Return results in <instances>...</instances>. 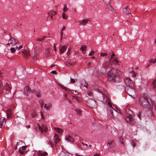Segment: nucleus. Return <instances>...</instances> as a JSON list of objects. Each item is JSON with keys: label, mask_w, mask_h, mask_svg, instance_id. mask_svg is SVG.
Masks as SVG:
<instances>
[{"label": "nucleus", "mask_w": 156, "mask_h": 156, "mask_svg": "<svg viewBox=\"0 0 156 156\" xmlns=\"http://www.w3.org/2000/svg\"><path fill=\"white\" fill-rule=\"evenodd\" d=\"M139 103L143 109L146 110H156V103L153 101L147 94L141 95L140 98Z\"/></svg>", "instance_id": "f257e3e1"}, {"label": "nucleus", "mask_w": 156, "mask_h": 156, "mask_svg": "<svg viewBox=\"0 0 156 156\" xmlns=\"http://www.w3.org/2000/svg\"><path fill=\"white\" fill-rule=\"evenodd\" d=\"M98 91H99V92L101 93L104 96L103 97V101L105 102H109V99L108 93L106 91L105 89H103L102 90L99 89L98 90Z\"/></svg>", "instance_id": "f03ea898"}, {"label": "nucleus", "mask_w": 156, "mask_h": 156, "mask_svg": "<svg viewBox=\"0 0 156 156\" xmlns=\"http://www.w3.org/2000/svg\"><path fill=\"white\" fill-rule=\"evenodd\" d=\"M40 51V48L37 47L34 48L33 51L34 57L32 58L31 60H34V61L35 60H36L37 58V56L39 55V53Z\"/></svg>", "instance_id": "7ed1b4c3"}, {"label": "nucleus", "mask_w": 156, "mask_h": 156, "mask_svg": "<svg viewBox=\"0 0 156 156\" xmlns=\"http://www.w3.org/2000/svg\"><path fill=\"white\" fill-rule=\"evenodd\" d=\"M87 105L90 108H94L96 107L97 104L96 101L91 99H89L87 101Z\"/></svg>", "instance_id": "20e7f679"}, {"label": "nucleus", "mask_w": 156, "mask_h": 156, "mask_svg": "<svg viewBox=\"0 0 156 156\" xmlns=\"http://www.w3.org/2000/svg\"><path fill=\"white\" fill-rule=\"evenodd\" d=\"M108 107L107 110L108 115L110 117L114 118V117L113 114V109L115 110L114 109L112 108V106L110 102H108Z\"/></svg>", "instance_id": "39448f33"}, {"label": "nucleus", "mask_w": 156, "mask_h": 156, "mask_svg": "<svg viewBox=\"0 0 156 156\" xmlns=\"http://www.w3.org/2000/svg\"><path fill=\"white\" fill-rule=\"evenodd\" d=\"M125 83L127 86L129 88H133L134 86L133 81L129 78H126L124 80Z\"/></svg>", "instance_id": "423d86ee"}, {"label": "nucleus", "mask_w": 156, "mask_h": 156, "mask_svg": "<svg viewBox=\"0 0 156 156\" xmlns=\"http://www.w3.org/2000/svg\"><path fill=\"white\" fill-rule=\"evenodd\" d=\"M134 115L133 113L129 115L128 116H126L125 118L126 121L131 125L134 124L135 122V121L133 119V117Z\"/></svg>", "instance_id": "0eeeda50"}, {"label": "nucleus", "mask_w": 156, "mask_h": 156, "mask_svg": "<svg viewBox=\"0 0 156 156\" xmlns=\"http://www.w3.org/2000/svg\"><path fill=\"white\" fill-rule=\"evenodd\" d=\"M8 42L9 43L7 44V45H9L11 44L12 45H14L17 43L18 41L15 38L12 37L9 40Z\"/></svg>", "instance_id": "6e6552de"}, {"label": "nucleus", "mask_w": 156, "mask_h": 156, "mask_svg": "<svg viewBox=\"0 0 156 156\" xmlns=\"http://www.w3.org/2000/svg\"><path fill=\"white\" fill-rule=\"evenodd\" d=\"M127 92L128 94L132 97L134 96L135 93V90L133 89V88H128Z\"/></svg>", "instance_id": "1a4fd4ad"}, {"label": "nucleus", "mask_w": 156, "mask_h": 156, "mask_svg": "<svg viewBox=\"0 0 156 156\" xmlns=\"http://www.w3.org/2000/svg\"><path fill=\"white\" fill-rule=\"evenodd\" d=\"M23 55L24 57L27 58L30 55V54L29 50L28 49H25L22 52Z\"/></svg>", "instance_id": "9d476101"}, {"label": "nucleus", "mask_w": 156, "mask_h": 156, "mask_svg": "<svg viewBox=\"0 0 156 156\" xmlns=\"http://www.w3.org/2000/svg\"><path fill=\"white\" fill-rule=\"evenodd\" d=\"M24 91L26 94L27 95H29L30 93H32V90H31L29 87L26 86L24 88Z\"/></svg>", "instance_id": "9b49d317"}, {"label": "nucleus", "mask_w": 156, "mask_h": 156, "mask_svg": "<svg viewBox=\"0 0 156 156\" xmlns=\"http://www.w3.org/2000/svg\"><path fill=\"white\" fill-rule=\"evenodd\" d=\"M47 129L48 128L46 126L45 124L42 125V127H41L40 126H39V129L42 133H44L43 130L45 132H46Z\"/></svg>", "instance_id": "f8f14e48"}, {"label": "nucleus", "mask_w": 156, "mask_h": 156, "mask_svg": "<svg viewBox=\"0 0 156 156\" xmlns=\"http://www.w3.org/2000/svg\"><path fill=\"white\" fill-rule=\"evenodd\" d=\"M37 154L38 156H46L48 155V154L46 151H38L37 152Z\"/></svg>", "instance_id": "ddd939ff"}, {"label": "nucleus", "mask_w": 156, "mask_h": 156, "mask_svg": "<svg viewBox=\"0 0 156 156\" xmlns=\"http://www.w3.org/2000/svg\"><path fill=\"white\" fill-rule=\"evenodd\" d=\"M116 76V75L112 72H110L108 75V79L109 80L114 81V80Z\"/></svg>", "instance_id": "4468645a"}, {"label": "nucleus", "mask_w": 156, "mask_h": 156, "mask_svg": "<svg viewBox=\"0 0 156 156\" xmlns=\"http://www.w3.org/2000/svg\"><path fill=\"white\" fill-rule=\"evenodd\" d=\"M6 122V119L5 118H1V119L0 125L1 128L4 127Z\"/></svg>", "instance_id": "2eb2a0df"}, {"label": "nucleus", "mask_w": 156, "mask_h": 156, "mask_svg": "<svg viewBox=\"0 0 156 156\" xmlns=\"http://www.w3.org/2000/svg\"><path fill=\"white\" fill-rule=\"evenodd\" d=\"M3 89L9 91L11 90V88L9 84L8 83H6Z\"/></svg>", "instance_id": "dca6fc26"}, {"label": "nucleus", "mask_w": 156, "mask_h": 156, "mask_svg": "<svg viewBox=\"0 0 156 156\" xmlns=\"http://www.w3.org/2000/svg\"><path fill=\"white\" fill-rule=\"evenodd\" d=\"M67 46L66 45H64L63 46H61L59 49V51L61 54H62L66 49Z\"/></svg>", "instance_id": "f3484780"}, {"label": "nucleus", "mask_w": 156, "mask_h": 156, "mask_svg": "<svg viewBox=\"0 0 156 156\" xmlns=\"http://www.w3.org/2000/svg\"><path fill=\"white\" fill-rule=\"evenodd\" d=\"M108 145L110 148H112L114 146L115 144L113 140H109L108 141Z\"/></svg>", "instance_id": "a211bd4d"}, {"label": "nucleus", "mask_w": 156, "mask_h": 156, "mask_svg": "<svg viewBox=\"0 0 156 156\" xmlns=\"http://www.w3.org/2000/svg\"><path fill=\"white\" fill-rule=\"evenodd\" d=\"M123 12L126 14H130L131 15L130 8L127 6L123 10Z\"/></svg>", "instance_id": "6ab92c4d"}, {"label": "nucleus", "mask_w": 156, "mask_h": 156, "mask_svg": "<svg viewBox=\"0 0 156 156\" xmlns=\"http://www.w3.org/2000/svg\"><path fill=\"white\" fill-rule=\"evenodd\" d=\"M54 143L55 144L59 142L60 141V139L59 138L58 136L56 134H55L54 137Z\"/></svg>", "instance_id": "aec40b11"}, {"label": "nucleus", "mask_w": 156, "mask_h": 156, "mask_svg": "<svg viewBox=\"0 0 156 156\" xmlns=\"http://www.w3.org/2000/svg\"><path fill=\"white\" fill-rule=\"evenodd\" d=\"M65 64L67 66H70L73 65L74 64V62L73 61L69 60L66 62Z\"/></svg>", "instance_id": "412c9836"}, {"label": "nucleus", "mask_w": 156, "mask_h": 156, "mask_svg": "<svg viewBox=\"0 0 156 156\" xmlns=\"http://www.w3.org/2000/svg\"><path fill=\"white\" fill-rule=\"evenodd\" d=\"M52 104L51 103L45 104L44 106V107L47 110H48L52 107Z\"/></svg>", "instance_id": "4be33fe9"}, {"label": "nucleus", "mask_w": 156, "mask_h": 156, "mask_svg": "<svg viewBox=\"0 0 156 156\" xmlns=\"http://www.w3.org/2000/svg\"><path fill=\"white\" fill-rule=\"evenodd\" d=\"M32 93L34 94L38 97H40L41 96L40 92L39 91H37L35 90H32Z\"/></svg>", "instance_id": "5701e85b"}, {"label": "nucleus", "mask_w": 156, "mask_h": 156, "mask_svg": "<svg viewBox=\"0 0 156 156\" xmlns=\"http://www.w3.org/2000/svg\"><path fill=\"white\" fill-rule=\"evenodd\" d=\"M11 108H9L7 109L6 113L7 116V117L9 118L11 116Z\"/></svg>", "instance_id": "b1692460"}, {"label": "nucleus", "mask_w": 156, "mask_h": 156, "mask_svg": "<svg viewBox=\"0 0 156 156\" xmlns=\"http://www.w3.org/2000/svg\"><path fill=\"white\" fill-rule=\"evenodd\" d=\"M66 140L70 142L71 143H73L74 140L72 137L70 136H68L66 137Z\"/></svg>", "instance_id": "393cba45"}, {"label": "nucleus", "mask_w": 156, "mask_h": 156, "mask_svg": "<svg viewBox=\"0 0 156 156\" xmlns=\"http://www.w3.org/2000/svg\"><path fill=\"white\" fill-rule=\"evenodd\" d=\"M54 129L55 130L57 133H59L61 134L62 132V130L61 129L59 128L58 127H54Z\"/></svg>", "instance_id": "a878e982"}, {"label": "nucleus", "mask_w": 156, "mask_h": 156, "mask_svg": "<svg viewBox=\"0 0 156 156\" xmlns=\"http://www.w3.org/2000/svg\"><path fill=\"white\" fill-rule=\"evenodd\" d=\"M130 75L133 77H135L136 76V73L134 72L133 70H131L129 72Z\"/></svg>", "instance_id": "bb28decb"}, {"label": "nucleus", "mask_w": 156, "mask_h": 156, "mask_svg": "<svg viewBox=\"0 0 156 156\" xmlns=\"http://www.w3.org/2000/svg\"><path fill=\"white\" fill-rule=\"evenodd\" d=\"M82 85L84 87H87L88 86V84L84 80H83L81 81Z\"/></svg>", "instance_id": "cd10ccee"}, {"label": "nucleus", "mask_w": 156, "mask_h": 156, "mask_svg": "<svg viewBox=\"0 0 156 156\" xmlns=\"http://www.w3.org/2000/svg\"><path fill=\"white\" fill-rule=\"evenodd\" d=\"M88 20L87 19H84L82 20V21L80 23V24L84 25L87 23Z\"/></svg>", "instance_id": "c85d7f7f"}, {"label": "nucleus", "mask_w": 156, "mask_h": 156, "mask_svg": "<svg viewBox=\"0 0 156 156\" xmlns=\"http://www.w3.org/2000/svg\"><path fill=\"white\" fill-rule=\"evenodd\" d=\"M60 87L62 89L65 90L67 92H68L69 91V89L66 87L64 86L63 85L60 84L59 85Z\"/></svg>", "instance_id": "c756f323"}, {"label": "nucleus", "mask_w": 156, "mask_h": 156, "mask_svg": "<svg viewBox=\"0 0 156 156\" xmlns=\"http://www.w3.org/2000/svg\"><path fill=\"white\" fill-rule=\"evenodd\" d=\"M56 13L55 11H53L51 12L50 13H49L48 14L49 16H51V18H52V16L53 15H54Z\"/></svg>", "instance_id": "7c9ffc66"}, {"label": "nucleus", "mask_w": 156, "mask_h": 156, "mask_svg": "<svg viewBox=\"0 0 156 156\" xmlns=\"http://www.w3.org/2000/svg\"><path fill=\"white\" fill-rule=\"evenodd\" d=\"M152 86L153 88H155L156 87V79L153 81L152 82Z\"/></svg>", "instance_id": "2f4dec72"}, {"label": "nucleus", "mask_w": 156, "mask_h": 156, "mask_svg": "<svg viewBox=\"0 0 156 156\" xmlns=\"http://www.w3.org/2000/svg\"><path fill=\"white\" fill-rule=\"evenodd\" d=\"M19 152L21 154H24V151L22 148H20L19 149Z\"/></svg>", "instance_id": "473e14b6"}, {"label": "nucleus", "mask_w": 156, "mask_h": 156, "mask_svg": "<svg viewBox=\"0 0 156 156\" xmlns=\"http://www.w3.org/2000/svg\"><path fill=\"white\" fill-rule=\"evenodd\" d=\"M65 29H66L65 27H63V28H62V29L61 30V38L60 41H61V40L62 39V35H63V33L62 32V31L64 30Z\"/></svg>", "instance_id": "72a5a7b5"}, {"label": "nucleus", "mask_w": 156, "mask_h": 156, "mask_svg": "<svg viewBox=\"0 0 156 156\" xmlns=\"http://www.w3.org/2000/svg\"><path fill=\"white\" fill-rule=\"evenodd\" d=\"M86 48V47L85 46L82 45L81 46L80 49L82 51H83L85 50Z\"/></svg>", "instance_id": "f704fd0d"}, {"label": "nucleus", "mask_w": 156, "mask_h": 156, "mask_svg": "<svg viewBox=\"0 0 156 156\" xmlns=\"http://www.w3.org/2000/svg\"><path fill=\"white\" fill-rule=\"evenodd\" d=\"M119 140L120 143L122 144H124L123 142V139L122 137H120L119 138Z\"/></svg>", "instance_id": "c9c22d12"}, {"label": "nucleus", "mask_w": 156, "mask_h": 156, "mask_svg": "<svg viewBox=\"0 0 156 156\" xmlns=\"http://www.w3.org/2000/svg\"><path fill=\"white\" fill-rule=\"evenodd\" d=\"M141 112L139 111L138 112V113L137 114V116L140 120L141 119Z\"/></svg>", "instance_id": "e433bc0d"}, {"label": "nucleus", "mask_w": 156, "mask_h": 156, "mask_svg": "<svg viewBox=\"0 0 156 156\" xmlns=\"http://www.w3.org/2000/svg\"><path fill=\"white\" fill-rule=\"evenodd\" d=\"M62 18L63 19H66L68 17V16L66 15V14L65 13H62Z\"/></svg>", "instance_id": "4c0bfd02"}, {"label": "nucleus", "mask_w": 156, "mask_h": 156, "mask_svg": "<svg viewBox=\"0 0 156 156\" xmlns=\"http://www.w3.org/2000/svg\"><path fill=\"white\" fill-rule=\"evenodd\" d=\"M45 38V37L44 36L43 37H42L41 38H38L37 39V41H38L41 42L42 41H43L44 40V38Z\"/></svg>", "instance_id": "58836bf2"}, {"label": "nucleus", "mask_w": 156, "mask_h": 156, "mask_svg": "<svg viewBox=\"0 0 156 156\" xmlns=\"http://www.w3.org/2000/svg\"><path fill=\"white\" fill-rule=\"evenodd\" d=\"M150 62L155 63L156 62V58L154 59H151L150 60Z\"/></svg>", "instance_id": "ea45409f"}, {"label": "nucleus", "mask_w": 156, "mask_h": 156, "mask_svg": "<svg viewBox=\"0 0 156 156\" xmlns=\"http://www.w3.org/2000/svg\"><path fill=\"white\" fill-rule=\"evenodd\" d=\"M40 104L41 105V108H43V104H44V102L43 100H41L39 101Z\"/></svg>", "instance_id": "a19ab883"}, {"label": "nucleus", "mask_w": 156, "mask_h": 156, "mask_svg": "<svg viewBox=\"0 0 156 156\" xmlns=\"http://www.w3.org/2000/svg\"><path fill=\"white\" fill-rule=\"evenodd\" d=\"M131 145L134 147H135L136 145L135 142L133 140H132L131 142Z\"/></svg>", "instance_id": "79ce46f5"}, {"label": "nucleus", "mask_w": 156, "mask_h": 156, "mask_svg": "<svg viewBox=\"0 0 156 156\" xmlns=\"http://www.w3.org/2000/svg\"><path fill=\"white\" fill-rule=\"evenodd\" d=\"M37 114L35 112H33L31 113V116L32 118H34L37 116Z\"/></svg>", "instance_id": "37998d69"}, {"label": "nucleus", "mask_w": 156, "mask_h": 156, "mask_svg": "<svg viewBox=\"0 0 156 156\" xmlns=\"http://www.w3.org/2000/svg\"><path fill=\"white\" fill-rule=\"evenodd\" d=\"M114 64H115L116 65L118 64L119 65V61L118 60L116 59H114Z\"/></svg>", "instance_id": "c03bdc74"}, {"label": "nucleus", "mask_w": 156, "mask_h": 156, "mask_svg": "<svg viewBox=\"0 0 156 156\" xmlns=\"http://www.w3.org/2000/svg\"><path fill=\"white\" fill-rule=\"evenodd\" d=\"M107 55V53H101L100 54V56L104 57V56H105Z\"/></svg>", "instance_id": "a18cd8bd"}, {"label": "nucleus", "mask_w": 156, "mask_h": 156, "mask_svg": "<svg viewBox=\"0 0 156 156\" xmlns=\"http://www.w3.org/2000/svg\"><path fill=\"white\" fill-rule=\"evenodd\" d=\"M68 9L67 8L66 6V5H64V6L63 9V11L64 12H65L67 11L68 10Z\"/></svg>", "instance_id": "49530a36"}, {"label": "nucleus", "mask_w": 156, "mask_h": 156, "mask_svg": "<svg viewBox=\"0 0 156 156\" xmlns=\"http://www.w3.org/2000/svg\"><path fill=\"white\" fill-rule=\"evenodd\" d=\"M2 86V83L1 80H0V93L1 94L2 93L3 91V90L2 89H1Z\"/></svg>", "instance_id": "de8ad7c7"}, {"label": "nucleus", "mask_w": 156, "mask_h": 156, "mask_svg": "<svg viewBox=\"0 0 156 156\" xmlns=\"http://www.w3.org/2000/svg\"><path fill=\"white\" fill-rule=\"evenodd\" d=\"M72 91L71 93L72 94H75L77 95L78 94V92L76 91H74V90H71Z\"/></svg>", "instance_id": "09e8293b"}, {"label": "nucleus", "mask_w": 156, "mask_h": 156, "mask_svg": "<svg viewBox=\"0 0 156 156\" xmlns=\"http://www.w3.org/2000/svg\"><path fill=\"white\" fill-rule=\"evenodd\" d=\"M48 144H49V145H51V147H54V144H52V143L50 141H48Z\"/></svg>", "instance_id": "8fccbe9b"}, {"label": "nucleus", "mask_w": 156, "mask_h": 156, "mask_svg": "<svg viewBox=\"0 0 156 156\" xmlns=\"http://www.w3.org/2000/svg\"><path fill=\"white\" fill-rule=\"evenodd\" d=\"M10 50L12 53H14L16 51L15 49L14 48L12 47L10 48Z\"/></svg>", "instance_id": "3c124183"}, {"label": "nucleus", "mask_w": 156, "mask_h": 156, "mask_svg": "<svg viewBox=\"0 0 156 156\" xmlns=\"http://www.w3.org/2000/svg\"><path fill=\"white\" fill-rule=\"evenodd\" d=\"M50 53V50L49 48H48L46 49V53L47 55L49 54Z\"/></svg>", "instance_id": "603ef678"}, {"label": "nucleus", "mask_w": 156, "mask_h": 156, "mask_svg": "<svg viewBox=\"0 0 156 156\" xmlns=\"http://www.w3.org/2000/svg\"><path fill=\"white\" fill-rule=\"evenodd\" d=\"M94 53V52L93 50H92L90 52L89 54L88 55L90 56H91L93 55Z\"/></svg>", "instance_id": "864d4df0"}, {"label": "nucleus", "mask_w": 156, "mask_h": 156, "mask_svg": "<svg viewBox=\"0 0 156 156\" xmlns=\"http://www.w3.org/2000/svg\"><path fill=\"white\" fill-rule=\"evenodd\" d=\"M75 82V80L74 79L71 78L70 83H74Z\"/></svg>", "instance_id": "5fc2aeb1"}, {"label": "nucleus", "mask_w": 156, "mask_h": 156, "mask_svg": "<svg viewBox=\"0 0 156 156\" xmlns=\"http://www.w3.org/2000/svg\"><path fill=\"white\" fill-rule=\"evenodd\" d=\"M75 111L77 112V113L78 114H80L81 113V111L78 109H76Z\"/></svg>", "instance_id": "6e6d98bb"}, {"label": "nucleus", "mask_w": 156, "mask_h": 156, "mask_svg": "<svg viewBox=\"0 0 156 156\" xmlns=\"http://www.w3.org/2000/svg\"><path fill=\"white\" fill-rule=\"evenodd\" d=\"M103 2H105L106 3H109L110 0H103Z\"/></svg>", "instance_id": "4d7b16f0"}, {"label": "nucleus", "mask_w": 156, "mask_h": 156, "mask_svg": "<svg viewBox=\"0 0 156 156\" xmlns=\"http://www.w3.org/2000/svg\"><path fill=\"white\" fill-rule=\"evenodd\" d=\"M27 147V146H23L21 148H22V149L23 150H26Z\"/></svg>", "instance_id": "13d9d810"}, {"label": "nucleus", "mask_w": 156, "mask_h": 156, "mask_svg": "<svg viewBox=\"0 0 156 156\" xmlns=\"http://www.w3.org/2000/svg\"><path fill=\"white\" fill-rule=\"evenodd\" d=\"M51 73L53 74H56V73H57L56 72L55 70H53V71H52L51 72Z\"/></svg>", "instance_id": "bf43d9fd"}, {"label": "nucleus", "mask_w": 156, "mask_h": 156, "mask_svg": "<svg viewBox=\"0 0 156 156\" xmlns=\"http://www.w3.org/2000/svg\"><path fill=\"white\" fill-rule=\"evenodd\" d=\"M115 110L118 113L119 112V110L116 107L115 108Z\"/></svg>", "instance_id": "052dcab7"}, {"label": "nucleus", "mask_w": 156, "mask_h": 156, "mask_svg": "<svg viewBox=\"0 0 156 156\" xmlns=\"http://www.w3.org/2000/svg\"><path fill=\"white\" fill-rule=\"evenodd\" d=\"M23 47V45H20L19 47H18L19 48V50H20V49H21Z\"/></svg>", "instance_id": "680f3d73"}, {"label": "nucleus", "mask_w": 156, "mask_h": 156, "mask_svg": "<svg viewBox=\"0 0 156 156\" xmlns=\"http://www.w3.org/2000/svg\"><path fill=\"white\" fill-rule=\"evenodd\" d=\"M115 54L113 52V54L112 55H111V58H110V60H111V58H113V57L114 56H115Z\"/></svg>", "instance_id": "e2e57ef3"}, {"label": "nucleus", "mask_w": 156, "mask_h": 156, "mask_svg": "<svg viewBox=\"0 0 156 156\" xmlns=\"http://www.w3.org/2000/svg\"><path fill=\"white\" fill-rule=\"evenodd\" d=\"M92 92H90V93H88L87 94L89 96H91V95L92 94Z\"/></svg>", "instance_id": "0e129e2a"}, {"label": "nucleus", "mask_w": 156, "mask_h": 156, "mask_svg": "<svg viewBox=\"0 0 156 156\" xmlns=\"http://www.w3.org/2000/svg\"><path fill=\"white\" fill-rule=\"evenodd\" d=\"M55 66V65L52 64L51 66V68H53Z\"/></svg>", "instance_id": "69168bd1"}, {"label": "nucleus", "mask_w": 156, "mask_h": 156, "mask_svg": "<svg viewBox=\"0 0 156 156\" xmlns=\"http://www.w3.org/2000/svg\"><path fill=\"white\" fill-rule=\"evenodd\" d=\"M82 144L83 145H86L87 146V144H85L84 143L82 142Z\"/></svg>", "instance_id": "338daca9"}, {"label": "nucleus", "mask_w": 156, "mask_h": 156, "mask_svg": "<svg viewBox=\"0 0 156 156\" xmlns=\"http://www.w3.org/2000/svg\"><path fill=\"white\" fill-rule=\"evenodd\" d=\"M94 156H99V155L98 154H95Z\"/></svg>", "instance_id": "774afa93"}]
</instances>
